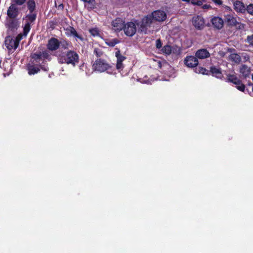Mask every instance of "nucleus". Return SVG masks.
Instances as JSON below:
<instances>
[{
	"instance_id": "f257e3e1",
	"label": "nucleus",
	"mask_w": 253,
	"mask_h": 253,
	"mask_svg": "<svg viewBox=\"0 0 253 253\" xmlns=\"http://www.w3.org/2000/svg\"><path fill=\"white\" fill-rule=\"evenodd\" d=\"M58 62L61 64H71L75 66L79 61L78 53L73 50H69L67 52H63L57 55Z\"/></svg>"
},
{
	"instance_id": "f03ea898",
	"label": "nucleus",
	"mask_w": 253,
	"mask_h": 253,
	"mask_svg": "<svg viewBox=\"0 0 253 253\" xmlns=\"http://www.w3.org/2000/svg\"><path fill=\"white\" fill-rule=\"evenodd\" d=\"M22 38V34H19L15 38L9 36L5 38V45L9 52H13L17 48L19 42Z\"/></svg>"
},
{
	"instance_id": "7ed1b4c3",
	"label": "nucleus",
	"mask_w": 253,
	"mask_h": 253,
	"mask_svg": "<svg viewBox=\"0 0 253 253\" xmlns=\"http://www.w3.org/2000/svg\"><path fill=\"white\" fill-rule=\"evenodd\" d=\"M138 32L141 33L147 34L148 28L152 23V19L149 15H147L141 21L135 20Z\"/></svg>"
},
{
	"instance_id": "20e7f679",
	"label": "nucleus",
	"mask_w": 253,
	"mask_h": 253,
	"mask_svg": "<svg viewBox=\"0 0 253 253\" xmlns=\"http://www.w3.org/2000/svg\"><path fill=\"white\" fill-rule=\"evenodd\" d=\"M138 32L141 33L147 34L148 28L152 23V19L149 15H147L141 21L135 20Z\"/></svg>"
},
{
	"instance_id": "39448f33",
	"label": "nucleus",
	"mask_w": 253,
	"mask_h": 253,
	"mask_svg": "<svg viewBox=\"0 0 253 253\" xmlns=\"http://www.w3.org/2000/svg\"><path fill=\"white\" fill-rule=\"evenodd\" d=\"M123 30L126 36L128 37L134 36L137 31L135 20L128 22L125 24Z\"/></svg>"
},
{
	"instance_id": "423d86ee",
	"label": "nucleus",
	"mask_w": 253,
	"mask_h": 253,
	"mask_svg": "<svg viewBox=\"0 0 253 253\" xmlns=\"http://www.w3.org/2000/svg\"><path fill=\"white\" fill-rule=\"evenodd\" d=\"M93 69L100 72H104L110 68V65L104 60H96L92 66Z\"/></svg>"
},
{
	"instance_id": "0eeeda50",
	"label": "nucleus",
	"mask_w": 253,
	"mask_h": 253,
	"mask_svg": "<svg viewBox=\"0 0 253 253\" xmlns=\"http://www.w3.org/2000/svg\"><path fill=\"white\" fill-rule=\"evenodd\" d=\"M153 21H155L159 22H162L165 21L167 18V15L166 12L162 10H157L151 13L149 15Z\"/></svg>"
},
{
	"instance_id": "6e6552de",
	"label": "nucleus",
	"mask_w": 253,
	"mask_h": 253,
	"mask_svg": "<svg viewBox=\"0 0 253 253\" xmlns=\"http://www.w3.org/2000/svg\"><path fill=\"white\" fill-rule=\"evenodd\" d=\"M125 21L121 18H116L112 23V29L115 32H120L123 30Z\"/></svg>"
},
{
	"instance_id": "1a4fd4ad",
	"label": "nucleus",
	"mask_w": 253,
	"mask_h": 253,
	"mask_svg": "<svg viewBox=\"0 0 253 253\" xmlns=\"http://www.w3.org/2000/svg\"><path fill=\"white\" fill-rule=\"evenodd\" d=\"M192 24L193 26L198 30L203 29L205 26L204 19L199 15L194 16L192 18Z\"/></svg>"
},
{
	"instance_id": "9d476101",
	"label": "nucleus",
	"mask_w": 253,
	"mask_h": 253,
	"mask_svg": "<svg viewBox=\"0 0 253 253\" xmlns=\"http://www.w3.org/2000/svg\"><path fill=\"white\" fill-rule=\"evenodd\" d=\"M234 9L238 13H244L246 11V7L244 3L240 0L233 1Z\"/></svg>"
},
{
	"instance_id": "9b49d317",
	"label": "nucleus",
	"mask_w": 253,
	"mask_h": 253,
	"mask_svg": "<svg viewBox=\"0 0 253 253\" xmlns=\"http://www.w3.org/2000/svg\"><path fill=\"white\" fill-rule=\"evenodd\" d=\"M184 63L188 67L193 68L198 65V60L196 57L188 56L185 58Z\"/></svg>"
},
{
	"instance_id": "f8f14e48",
	"label": "nucleus",
	"mask_w": 253,
	"mask_h": 253,
	"mask_svg": "<svg viewBox=\"0 0 253 253\" xmlns=\"http://www.w3.org/2000/svg\"><path fill=\"white\" fill-rule=\"evenodd\" d=\"M8 31L13 32L17 29L19 26V23L17 20L14 19H9L7 20L6 24Z\"/></svg>"
},
{
	"instance_id": "ddd939ff",
	"label": "nucleus",
	"mask_w": 253,
	"mask_h": 253,
	"mask_svg": "<svg viewBox=\"0 0 253 253\" xmlns=\"http://www.w3.org/2000/svg\"><path fill=\"white\" fill-rule=\"evenodd\" d=\"M47 46V48L50 50H55L57 49L59 46V42L57 39L51 38L49 40Z\"/></svg>"
},
{
	"instance_id": "4468645a",
	"label": "nucleus",
	"mask_w": 253,
	"mask_h": 253,
	"mask_svg": "<svg viewBox=\"0 0 253 253\" xmlns=\"http://www.w3.org/2000/svg\"><path fill=\"white\" fill-rule=\"evenodd\" d=\"M115 54L117 58L116 67L118 70L121 71L124 67L122 62L126 59V57L120 54V51L119 50H118L116 52Z\"/></svg>"
},
{
	"instance_id": "2eb2a0df",
	"label": "nucleus",
	"mask_w": 253,
	"mask_h": 253,
	"mask_svg": "<svg viewBox=\"0 0 253 253\" xmlns=\"http://www.w3.org/2000/svg\"><path fill=\"white\" fill-rule=\"evenodd\" d=\"M211 21L212 25L218 29H221L223 26V20L219 17H214L212 18Z\"/></svg>"
},
{
	"instance_id": "dca6fc26",
	"label": "nucleus",
	"mask_w": 253,
	"mask_h": 253,
	"mask_svg": "<svg viewBox=\"0 0 253 253\" xmlns=\"http://www.w3.org/2000/svg\"><path fill=\"white\" fill-rule=\"evenodd\" d=\"M18 14V9L14 4H11L8 9L7 15L11 19L14 18Z\"/></svg>"
},
{
	"instance_id": "f3484780",
	"label": "nucleus",
	"mask_w": 253,
	"mask_h": 253,
	"mask_svg": "<svg viewBox=\"0 0 253 253\" xmlns=\"http://www.w3.org/2000/svg\"><path fill=\"white\" fill-rule=\"evenodd\" d=\"M195 55L199 59H204L209 57L210 54L207 49H201L196 52Z\"/></svg>"
},
{
	"instance_id": "a211bd4d",
	"label": "nucleus",
	"mask_w": 253,
	"mask_h": 253,
	"mask_svg": "<svg viewBox=\"0 0 253 253\" xmlns=\"http://www.w3.org/2000/svg\"><path fill=\"white\" fill-rule=\"evenodd\" d=\"M225 21L228 25L235 26L237 24L236 18L232 14H227L225 16Z\"/></svg>"
},
{
	"instance_id": "6ab92c4d",
	"label": "nucleus",
	"mask_w": 253,
	"mask_h": 253,
	"mask_svg": "<svg viewBox=\"0 0 253 253\" xmlns=\"http://www.w3.org/2000/svg\"><path fill=\"white\" fill-rule=\"evenodd\" d=\"M66 34L69 36H72L76 38H78L81 41L83 40V38L81 36L78 35L76 30L71 27H70L66 30Z\"/></svg>"
},
{
	"instance_id": "aec40b11",
	"label": "nucleus",
	"mask_w": 253,
	"mask_h": 253,
	"mask_svg": "<svg viewBox=\"0 0 253 253\" xmlns=\"http://www.w3.org/2000/svg\"><path fill=\"white\" fill-rule=\"evenodd\" d=\"M240 73L245 77H248L251 74V69L247 66L243 65L240 68Z\"/></svg>"
},
{
	"instance_id": "412c9836",
	"label": "nucleus",
	"mask_w": 253,
	"mask_h": 253,
	"mask_svg": "<svg viewBox=\"0 0 253 253\" xmlns=\"http://www.w3.org/2000/svg\"><path fill=\"white\" fill-rule=\"evenodd\" d=\"M211 72L213 76L217 78H221L222 77L221 72L219 68L212 67L211 68Z\"/></svg>"
},
{
	"instance_id": "4be33fe9",
	"label": "nucleus",
	"mask_w": 253,
	"mask_h": 253,
	"mask_svg": "<svg viewBox=\"0 0 253 253\" xmlns=\"http://www.w3.org/2000/svg\"><path fill=\"white\" fill-rule=\"evenodd\" d=\"M227 79L229 82H231L235 84H240V81H241L237 77L234 75H228L227 76Z\"/></svg>"
},
{
	"instance_id": "5701e85b",
	"label": "nucleus",
	"mask_w": 253,
	"mask_h": 253,
	"mask_svg": "<svg viewBox=\"0 0 253 253\" xmlns=\"http://www.w3.org/2000/svg\"><path fill=\"white\" fill-rule=\"evenodd\" d=\"M28 74L30 75H34L40 71L39 68L33 65H28Z\"/></svg>"
},
{
	"instance_id": "b1692460",
	"label": "nucleus",
	"mask_w": 253,
	"mask_h": 253,
	"mask_svg": "<svg viewBox=\"0 0 253 253\" xmlns=\"http://www.w3.org/2000/svg\"><path fill=\"white\" fill-rule=\"evenodd\" d=\"M172 47L169 45H165L162 48L160 51L166 55H169L171 53Z\"/></svg>"
},
{
	"instance_id": "393cba45",
	"label": "nucleus",
	"mask_w": 253,
	"mask_h": 253,
	"mask_svg": "<svg viewBox=\"0 0 253 253\" xmlns=\"http://www.w3.org/2000/svg\"><path fill=\"white\" fill-rule=\"evenodd\" d=\"M27 6L30 12H32L36 7V4L34 0H28L27 2Z\"/></svg>"
},
{
	"instance_id": "a878e982",
	"label": "nucleus",
	"mask_w": 253,
	"mask_h": 253,
	"mask_svg": "<svg viewBox=\"0 0 253 253\" xmlns=\"http://www.w3.org/2000/svg\"><path fill=\"white\" fill-rule=\"evenodd\" d=\"M229 58L231 61L236 63L240 62L241 60L240 56L238 54L235 53L231 54Z\"/></svg>"
},
{
	"instance_id": "bb28decb",
	"label": "nucleus",
	"mask_w": 253,
	"mask_h": 253,
	"mask_svg": "<svg viewBox=\"0 0 253 253\" xmlns=\"http://www.w3.org/2000/svg\"><path fill=\"white\" fill-rule=\"evenodd\" d=\"M172 50H171V53L175 55H178L181 53V49L180 47L174 45L171 46Z\"/></svg>"
},
{
	"instance_id": "cd10ccee",
	"label": "nucleus",
	"mask_w": 253,
	"mask_h": 253,
	"mask_svg": "<svg viewBox=\"0 0 253 253\" xmlns=\"http://www.w3.org/2000/svg\"><path fill=\"white\" fill-rule=\"evenodd\" d=\"M44 57H47L48 56L47 53L46 52H43L42 54H34L33 55V58L36 60L37 62L39 61V60L41 58L42 56Z\"/></svg>"
},
{
	"instance_id": "c85d7f7f",
	"label": "nucleus",
	"mask_w": 253,
	"mask_h": 253,
	"mask_svg": "<svg viewBox=\"0 0 253 253\" xmlns=\"http://www.w3.org/2000/svg\"><path fill=\"white\" fill-rule=\"evenodd\" d=\"M30 30V24L29 22H27L24 25L23 28V36L26 37Z\"/></svg>"
},
{
	"instance_id": "c756f323",
	"label": "nucleus",
	"mask_w": 253,
	"mask_h": 253,
	"mask_svg": "<svg viewBox=\"0 0 253 253\" xmlns=\"http://www.w3.org/2000/svg\"><path fill=\"white\" fill-rule=\"evenodd\" d=\"M206 2L205 0H191L190 3L194 5L201 6Z\"/></svg>"
},
{
	"instance_id": "7c9ffc66",
	"label": "nucleus",
	"mask_w": 253,
	"mask_h": 253,
	"mask_svg": "<svg viewBox=\"0 0 253 253\" xmlns=\"http://www.w3.org/2000/svg\"><path fill=\"white\" fill-rule=\"evenodd\" d=\"M93 53L98 57L103 56L104 55V52L100 48H95Z\"/></svg>"
},
{
	"instance_id": "2f4dec72",
	"label": "nucleus",
	"mask_w": 253,
	"mask_h": 253,
	"mask_svg": "<svg viewBox=\"0 0 253 253\" xmlns=\"http://www.w3.org/2000/svg\"><path fill=\"white\" fill-rule=\"evenodd\" d=\"M105 42L110 46H114L118 42V41L116 39H114L112 40H107Z\"/></svg>"
},
{
	"instance_id": "473e14b6",
	"label": "nucleus",
	"mask_w": 253,
	"mask_h": 253,
	"mask_svg": "<svg viewBox=\"0 0 253 253\" xmlns=\"http://www.w3.org/2000/svg\"><path fill=\"white\" fill-rule=\"evenodd\" d=\"M236 87L240 91H244L245 86L243 84L241 81H240V84H236Z\"/></svg>"
},
{
	"instance_id": "72a5a7b5",
	"label": "nucleus",
	"mask_w": 253,
	"mask_h": 253,
	"mask_svg": "<svg viewBox=\"0 0 253 253\" xmlns=\"http://www.w3.org/2000/svg\"><path fill=\"white\" fill-rule=\"evenodd\" d=\"M89 32L91 35L93 36H98L99 35V30L96 28L90 29Z\"/></svg>"
},
{
	"instance_id": "f704fd0d",
	"label": "nucleus",
	"mask_w": 253,
	"mask_h": 253,
	"mask_svg": "<svg viewBox=\"0 0 253 253\" xmlns=\"http://www.w3.org/2000/svg\"><path fill=\"white\" fill-rule=\"evenodd\" d=\"M246 10L249 14L253 15V4H250L248 5L246 7Z\"/></svg>"
},
{
	"instance_id": "c9c22d12",
	"label": "nucleus",
	"mask_w": 253,
	"mask_h": 253,
	"mask_svg": "<svg viewBox=\"0 0 253 253\" xmlns=\"http://www.w3.org/2000/svg\"><path fill=\"white\" fill-rule=\"evenodd\" d=\"M197 73H200V74H207V70L204 68H202V67H199L198 68H197L196 69V71Z\"/></svg>"
},
{
	"instance_id": "e433bc0d",
	"label": "nucleus",
	"mask_w": 253,
	"mask_h": 253,
	"mask_svg": "<svg viewBox=\"0 0 253 253\" xmlns=\"http://www.w3.org/2000/svg\"><path fill=\"white\" fill-rule=\"evenodd\" d=\"M12 1L15 5H21L25 2L26 0H12Z\"/></svg>"
},
{
	"instance_id": "4c0bfd02",
	"label": "nucleus",
	"mask_w": 253,
	"mask_h": 253,
	"mask_svg": "<svg viewBox=\"0 0 253 253\" xmlns=\"http://www.w3.org/2000/svg\"><path fill=\"white\" fill-rule=\"evenodd\" d=\"M61 45L64 49H68L70 47L71 44L69 42H64L62 43Z\"/></svg>"
},
{
	"instance_id": "58836bf2",
	"label": "nucleus",
	"mask_w": 253,
	"mask_h": 253,
	"mask_svg": "<svg viewBox=\"0 0 253 253\" xmlns=\"http://www.w3.org/2000/svg\"><path fill=\"white\" fill-rule=\"evenodd\" d=\"M247 40L250 44L253 45V35L248 36Z\"/></svg>"
},
{
	"instance_id": "ea45409f",
	"label": "nucleus",
	"mask_w": 253,
	"mask_h": 253,
	"mask_svg": "<svg viewBox=\"0 0 253 253\" xmlns=\"http://www.w3.org/2000/svg\"><path fill=\"white\" fill-rule=\"evenodd\" d=\"M202 8L204 10H208V9H211V6L210 5V4H203V5L202 6Z\"/></svg>"
},
{
	"instance_id": "a19ab883",
	"label": "nucleus",
	"mask_w": 253,
	"mask_h": 253,
	"mask_svg": "<svg viewBox=\"0 0 253 253\" xmlns=\"http://www.w3.org/2000/svg\"><path fill=\"white\" fill-rule=\"evenodd\" d=\"M162 42L160 39H158L156 42V45L157 48L160 49L162 47Z\"/></svg>"
},
{
	"instance_id": "79ce46f5",
	"label": "nucleus",
	"mask_w": 253,
	"mask_h": 253,
	"mask_svg": "<svg viewBox=\"0 0 253 253\" xmlns=\"http://www.w3.org/2000/svg\"><path fill=\"white\" fill-rule=\"evenodd\" d=\"M215 4L217 5H221L222 4L221 0H211Z\"/></svg>"
},
{
	"instance_id": "37998d69",
	"label": "nucleus",
	"mask_w": 253,
	"mask_h": 253,
	"mask_svg": "<svg viewBox=\"0 0 253 253\" xmlns=\"http://www.w3.org/2000/svg\"><path fill=\"white\" fill-rule=\"evenodd\" d=\"M84 2H87L88 3H93L94 0H82Z\"/></svg>"
},
{
	"instance_id": "c03bdc74",
	"label": "nucleus",
	"mask_w": 253,
	"mask_h": 253,
	"mask_svg": "<svg viewBox=\"0 0 253 253\" xmlns=\"http://www.w3.org/2000/svg\"><path fill=\"white\" fill-rule=\"evenodd\" d=\"M157 63L158 67L161 68V67H162L161 62L160 61H159L157 62Z\"/></svg>"
},
{
	"instance_id": "a18cd8bd",
	"label": "nucleus",
	"mask_w": 253,
	"mask_h": 253,
	"mask_svg": "<svg viewBox=\"0 0 253 253\" xmlns=\"http://www.w3.org/2000/svg\"><path fill=\"white\" fill-rule=\"evenodd\" d=\"M224 8H225L226 9L228 10H229V11H231V8L229 6H226V5H225V6H224Z\"/></svg>"
},
{
	"instance_id": "49530a36",
	"label": "nucleus",
	"mask_w": 253,
	"mask_h": 253,
	"mask_svg": "<svg viewBox=\"0 0 253 253\" xmlns=\"http://www.w3.org/2000/svg\"><path fill=\"white\" fill-rule=\"evenodd\" d=\"M182 0L185 1H190V2L191 0Z\"/></svg>"
},
{
	"instance_id": "de8ad7c7",
	"label": "nucleus",
	"mask_w": 253,
	"mask_h": 253,
	"mask_svg": "<svg viewBox=\"0 0 253 253\" xmlns=\"http://www.w3.org/2000/svg\"><path fill=\"white\" fill-rule=\"evenodd\" d=\"M59 6H60V7H62V8L63 7V4H60V5H59Z\"/></svg>"
}]
</instances>
